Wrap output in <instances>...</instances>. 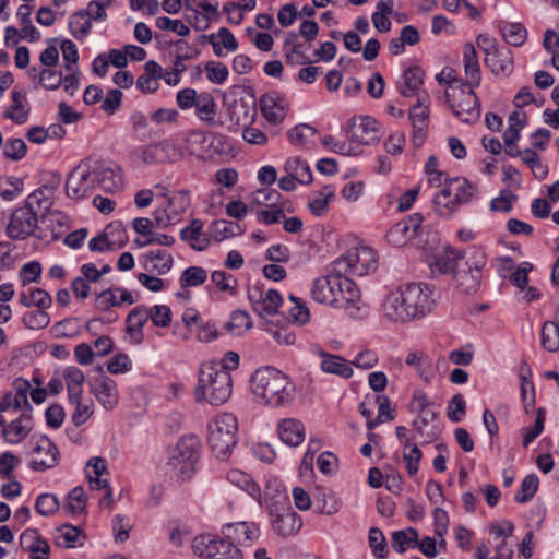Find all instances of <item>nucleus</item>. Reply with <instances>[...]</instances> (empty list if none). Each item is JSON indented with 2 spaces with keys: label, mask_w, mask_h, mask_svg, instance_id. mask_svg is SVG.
Listing matches in <instances>:
<instances>
[{
  "label": "nucleus",
  "mask_w": 559,
  "mask_h": 559,
  "mask_svg": "<svg viewBox=\"0 0 559 559\" xmlns=\"http://www.w3.org/2000/svg\"><path fill=\"white\" fill-rule=\"evenodd\" d=\"M435 289L424 283H407L389 293L383 302V316L391 321L420 319L435 307Z\"/></svg>",
  "instance_id": "1"
},
{
  "label": "nucleus",
  "mask_w": 559,
  "mask_h": 559,
  "mask_svg": "<svg viewBox=\"0 0 559 559\" xmlns=\"http://www.w3.org/2000/svg\"><path fill=\"white\" fill-rule=\"evenodd\" d=\"M342 274L333 272L332 263L330 274L313 280L310 289L312 299L333 308L354 306L360 298V290L355 282Z\"/></svg>",
  "instance_id": "2"
},
{
  "label": "nucleus",
  "mask_w": 559,
  "mask_h": 559,
  "mask_svg": "<svg viewBox=\"0 0 559 559\" xmlns=\"http://www.w3.org/2000/svg\"><path fill=\"white\" fill-rule=\"evenodd\" d=\"M251 390L265 405L280 407L293 401L295 386L289 378L276 368L266 366L254 371Z\"/></svg>",
  "instance_id": "3"
},
{
  "label": "nucleus",
  "mask_w": 559,
  "mask_h": 559,
  "mask_svg": "<svg viewBox=\"0 0 559 559\" xmlns=\"http://www.w3.org/2000/svg\"><path fill=\"white\" fill-rule=\"evenodd\" d=\"M231 392L230 372L224 370L217 361H205L200 365L198 384L194 389V399L198 403L207 402L219 406L229 400Z\"/></svg>",
  "instance_id": "4"
},
{
  "label": "nucleus",
  "mask_w": 559,
  "mask_h": 559,
  "mask_svg": "<svg viewBox=\"0 0 559 559\" xmlns=\"http://www.w3.org/2000/svg\"><path fill=\"white\" fill-rule=\"evenodd\" d=\"M238 442V420L230 413H223L207 424V443L214 455L228 460Z\"/></svg>",
  "instance_id": "5"
},
{
  "label": "nucleus",
  "mask_w": 559,
  "mask_h": 559,
  "mask_svg": "<svg viewBox=\"0 0 559 559\" xmlns=\"http://www.w3.org/2000/svg\"><path fill=\"white\" fill-rule=\"evenodd\" d=\"M477 193V185L466 178H445L443 189L433 199L435 210L440 216L450 217L459 205L469 203Z\"/></svg>",
  "instance_id": "6"
},
{
  "label": "nucleus",
  "mask_w": 559,
  "mask_h": 559,
  "mask_svg": "<svg viewBox=\"0 0 559 559\" xmlns=\"http://www.w3.org/2000/svg\"><path fill=\"white\" fill-rule=\"evenodd\" d=\"M200 441L194 435L181 437L168 462L169 473L178 480L190 479L200 456Z\"/></svg>",
  "instance_id": "7"
},
{
  "label": "nucleus",
  "mask_w": 559,
  "mask_h": 559,
  "mask_svg": "<svg viewBox=\"0 0 559 559\" xmlns=\"http://www.w3.org/2000/svg\"><path fill=\"white\" fill-rule=\"evenodd\" d=\"M379 265V254L373 247H350L333 261V272L357 276L373 273Z\"/></svg>",
  "instance_id": "8"
},
{
  "label": "nucleus",
  "mask_w": 559,
  "mask_h": 559,
  "mask_svg": "<svg viewBox=\"0 0 559 559\" xmlns=\"http://www.w3.org/2000/svg\"><path fill=\"white\" fill-rule=\"evenodd\" d=\"M474 88L461 83V86H451V92L445 93L453 115L464 123H474L480 117V103Z\"/></svg>",
  "instance_id": "9"
},
{
  "label": "nucleus",
  "mask_w": 559,
  "mask_h": 559,
  "mask_svg": "<svg viewBox=\"0 0 559 559\" xmlns=\"http://www.w3.org/2000/svg\"><path fill=\"white\" fill-rule=\"evenodd\" d=\"M193 552L206 559H242V551L237 545L221 535L202 534L195 536L191 544Z\"/></svg>",
  "instance_id": "10"
},
{
  "label": "nucleus",
  "mask_w": 559,
  "mask_h": 559,
  "mask_svg": "<svg viewBox=\"0 0 559 559\" xmlns=\"http://www.w3.org/2000/svg\"><path fill=\"white\" fill-rule=\"evenodd\" d=\"M465 260V252L456 247H429L424 252V261L431 277L451 274Z\"/></svg>",
  "instance_id": "11"
},
{
  "label": "nucleus",
  "mask_w": 559,
  "mask_h": 559,
  "mask_svg": "<svg viewBox=\"0 0 559 559\" xmlns=\"http://www.w3.org/2000/svg\"><path fill=\"white\" fill-rule=\"evenodd\" d=\"M163 198L165 199L163 207L156 209L153 213L157 227H167L181 221L183 214L191 206V192L189 189L163 193Z\"/></svg>",
  "instance_id": "12"
},
{
  "label": "nucleus",
  "mask_w": 559,
  "mask_h": 559,
  "mask_svg": "<svg viewBox=\"0 0 559 559\" xmlns=\"http://www.w3.org/2000/svg\"><path fill=\"white\" fill-rule=\"evenodd\" d=\"M486 264L485 255L476 253L465 259L453 274L456 289L464 295H475L481 284L483 267Z\"/></svg>",
  "instance_id": "13"
},
{
  "label": "nucleus",
  "mask_w": 559,
  "mask_h": 559,
  "mask_svg": "<svg viewBox=\"0 0 559 559\" xmlns=\"http://www.w3.org/2000/svg\"><path fill=\"white\" fill-rule=\"evenodd\" d=\"M278 498L277 502L269 506L272 528L282 537L292 536L301 528V518L292 509L285 493H280Z\"/></svg>",
  "instance_id": "14"
},
{
  "label": "nucleus",
  "mask_w": 559,
  "mask_h": 559,
  "mask_svg": "<svg viewBox=\"0 0 559 559\" xmlns=\"http://www.w3.org/2000/svg\"><path fill=\"white\" fill-rule=\"evenodd\" d=\"M96 188V177L87 159L78 164L66 180V194L72 200L91 197Z\"/></svg>",
  "instance_id": "15"
},
{
  "label": "nucleus",
  "mask_w": 559,
  "mask_h": 559,
  "mask_svg": "<svg viewBox=\"0 0 559 559\" xmlns=\"http://www.w3.org/2000/svg\"><path fill=\"white\" fill-rule=\"evenodd\" d=\"M38 211L28 204L14 210L5 227V234L11 240L22 241L36 236ZM40 238V236H38Z\"/></svg>",
  "instance_id": "16"
},
{
  "label": "nucleus",
  "mask_w": 559,
  "mask_h": 559,
  "mask_svg": "<svg viewBox=\"0 0 559 559\" xmlns=\"http://www.w3.org/2000/svg\"><path fill=\"white\" fill-rule=\"evenodd\" d=\"M345 133L349 142L358 145H373L381 136L378 121L369 116L352 117L346 123Z\"/></svg>",
  "instance_id": "17"
},
{
  "label": "nucleus",
  "mask_w": 559,
  "mask_h": 559,
  "mask_svg": "<svg viewBox=\"0 0 559 559\" xmlns=\"http://www.w3.org/2000/svg\"><path fill=\"white\" fill-rule=\"evenodd\" d=\"M134 155L145 165H155L176 162L181 157V152L177 150L174 143L160 141L136 147Z\"/></svg>",
  "instance_id": "18"
},
{
  "label": "nucleus",
  "mask_w": 559,
  "mask_h": 559,
  "mask_svg": "<svg viewBox=\"0 0 559 559\" xmlns=\"http://www.w3.org/2000/svg\"><path fill=\"white\" fill-rule=\"evenodd\" d=\"M221 534L237 546H251L260 536V528L254 522H231L221 528Z\"/></svg>",
  "instance_id": "19"
},
{
  "label": "nucleus",
  "mask_w": 559,
  "mask_h": 559,
  "mask_svg": "<svg viewBox=\"0 0 559 559\" xmlns=\"http://www.w3.org/2000/svg\"><path fill=\"white\" fill-rule=\"evenodd\" d=\"M35 457L29 462V467L36 472L50 469L58 464L60 452L57 445L46 436H41L33 448Z\"/></svg>",
  "instance_id": "20"
},
{
  "label": "nucleus",
  "mask_w": 559,
  "mask_h": 559,
  "mask_svg": "<svg viewBox=\"0 0 559 559\" xmlns=\"http://www.w3.org/2000/svg\"><path fill=\"white\" fill-rule=\"evenodd\" d=\"M155 221L147 217H136L132 222L131 230L139 237L134 245H174L175 238L154 230Z\"/></svg>",
  "instance_id": "21"
},
{
  "label": "nucleus",
  "mask_w": 559,
  "mask_h": 559,
  "mask_svg": "<svg viewBox=\"0 0 559 559\" xmlns=\"http://www.w3.org/2000/svg\"><path fill=\"white\" fill-rule=\"evenodd\" d=\"M429 95H418L416 105H414L408 114V119L413 126V143L415 146H421L425 142L428 127L429 109L426 104Z\"/></svg>",
  "instance_id": "22"
},
{
  "label": "nucleus",
  "mask_w": 559,
  "mask_h": 559,
  "mask_svg": "<svg viewBox=\"0 0 559 559\" xmlns=\"http://www.w3.org/2000/svg\"><path fill=\"white\" fill-rule=\"evenodd\" d=\"M61 181L60 173L49 174L45 182L27 197L26 204L37 211H48L52 205L51 198L60 187Z\"/></svg>",
  "instance_id": "23"
},
{
  "label": "nucleus",
  "mask_w": 559,
  "mask_h": 559,
  "mask_svg": "<svg viewBox=\"0 0 559 559\" xmlns=\"http://www.w3.org/2000/svg\"><path fill=\"white\" fill-rule=\"evenodd\" d=\"M485 64L496 75L508 76L513 71V53L506 46L492 48L484 47Z\"/></svg>",
  "instance_id": "24"
},
{
  "label": "nucleus",
  "mask_w": 559,
  "mask_h": 559,
  "mask_svg": "<svg viewBox=\"0 0 559 559\" xmlns=\"http://www.w3.org/2000/svg\"><path fill=\"white\" fill-rule=\"evenodd\" d=\"M311 353L321 359L320 369L322 372L344 379H349L353 376L354 371L350 364L342 356L330 354L317 345L312 346Z\"/></svg>",
  "instance_id": "25"
},
{
  "label": "nucleus",
  "mask_w": 559,
  "mask_h": 559,
  "mask_svg": "<svg viewBox=\"0 0 559 559\" xmlns=\"http://www.w3.org/2000/svg\"><path fill=\"white\" fill-rule=\"evenodd\" d=\"M91 391L105 409H114L119 401L116 382L106 376H102L91 384Z\"/></svg>",
  "instance_id": "26"
},
{
  "label": "nucleus",
  "mask_w": 559,
  "mask_h": 559,
  "mask_svg": "<svg viewBox=\"0 0 559 559\" xmlns=\"http://www.w3.org/2000/svg\"><path fill=\"white\" fill-rule=\"evenodd\" d=\"M286 106V99L277 92L266 93L260 98L261 112L264 118L273 124H277L284 120Z\"/></svg>",
  "instance_id": "27"
},
{
  "label": "nucleus",
  "mask_w": 559,
  "mask_h": 559,
  "mask_svg": "<svg viewBox=\"0 0 559 559\" xmlns=\"http://www.w3.org/2000/svg\"><path fill=\"white\" fill-rule=\"evenodd\" d=\"M22 549L31 552V559H49L50 546L36 528H27L20 536Z\"/></svg>",
  "instance_id": "28"
},
{
  "label": "nucleus",
  "mask_w": 559,
  "mask_h": 559,
  "mask_svg": "<svg viewBox=\"0 0 559 559\" xmlns=\"http://www.w3.org/2000/svg\"><path fill=\"white\" fill-rule=\"evenodd\" d=\"M129 234L120 221L108 224L102 233L93 237L87 245H127Z\"/></svg>",
  "instance_id": "29"
},
{
  "label": "nucleus",
  "mask_w": 559,
  "mask_h": 559,
  "mask_svg": "<svg viewBox=\"0 0 559 559\" xmlns=\"http://www.w3.org/2000/svg\"><path fill=\"white\" fill-rule=\"evenodd\" d=\"M96 186L106 193H115L123 188V176L120 167L114 165L94 170Z\"/></svg>",
  "instance_id": "30"
},
{
  "label": "nucleus",
  "mask_w": 559,
  "mask_h": 559,
  "mask_svg": "<svg viewBox=\"0 0 559 559\" xmlns=\"http://www.w3.org/2000/svg\"><path fill=\"white\" fill-rule=\"evenodd\" d=\"M11 96L12 103L3 112V117L16 124H24L28 120L31 111L26 92L13 90Z\"/></svg>",
  "instance_id": "31"
},
{
  "label": "nucleus",
  "mask_w": 559,
  "mask_h": 559,
  "mask_svg": "<svg viewBox=\"0 0 559 559\" xmlns=\"http://www.w3.org/2000/svg\"><path fill=\"white\" fill-rule=\"evenodd\" d=\"M32 415L29 413H22L17 418L8 423V426L2 430V437L5 442L16 444L21 442L32 430Z\"/></svg>",
  "instance_id": "32"
},
{
  "label": "nucleus",
  "mask_w": 559,
  "mask_h": 559,
  "mask_svg": "<svg viewBox=\"0 0 559 559\" xmlns=\"http://www.w3.org/2000/svg\"><path fill=\"white\" fill-rule=\"evenodd\" d=\"M278 436L287 445L297 447L305 440V426L294 418L283 419L278 424Z\"/></svg>",
  "instance_id": "33"
},
{
  "label": "nucleus",
  "mask_w": 559,
  "mask_h": 559,
  "mask_svg": "<svg viewBox=\"0 0 559 559\" xmlns=\"http://www.w3.org/2000/svg\"><path fill=\"white\" fill-rule=\"evenodd\" d=\"M424 70L418 66L407 68L399 83V92L404 97L418 96V90L424 83Z\"/></svg>",
  "instance_id": "34"
},
{
  "label": "nucleus",
  "mask_w": 559,
  "mask_h": 559,
  "mask_svg": "<svg viewBox=\"0 0 559 559\" xmlns=\"http://www.w3.org/2000/svg\"><path fill=\"white\" fill-rule=\"evenodd\" d=\"M174 264L170 253L163 249L151 250L144 257L143 266L146 271L155 272L159 275L168 273Z\"/></svg>",
  "instance_id": "35"
},
{
  "label": "nucleus",
  "mask_w": 559,
  "mask_h": 559,
  "mask_svg": "<svg viewBox=\"0 0 559 559\" xmlns=\"http://www.w3.org/2000/svg\"><path fill=\"white\" fill-rule=\"evenodd\" d=\"M148 317L150 314L147 313V307L144 305H140L132 309L127 317L126 331L135 340V343L138 344L143 341V326L147 322Z\"/></svg>",
  "instance_id": "36"
},
{
  "label": "nucleus",
  "mask_w": 559,
  "mask_h": 559,
  "mask_svg": "<svg viewBox=\"0 0 559 559\" xmlns=\"http://www.w3.org/2000/svg\"><path fill=\"white\" fill-rule=\"evenodd\" d=\"M255 102L240 97L235 99L228 108L230 120L235 124H245L248 121H252L255 115Z\"/></svg>",
  "instance_id": "37"
},
{
  "label": "nucleus",
  "mask_w": 559,
  "mask_h": 559,
  "mask_svg": "<svg viewBox=\"0 0 559 559\" xmlns=\"http://www.w3.org/2000/svg\"><path fill=\"white\" fill-rule=\"evenodd\" d=\"M197 117L206 123L207 126H215V116L217 110L216 102L213 95L209 92H202L199 94V98L195 104Z\"/></svg>",
  "instance_id": "38"
},
{
  "label": "nucleus",
  "mask_w": 559,
  "mask_h": 559,
  "mask_svg": "<svg viewBox=\"0 0 559 559\" xmlns=\"http://www.w3.org/2000/svg\"><path fill=\"white\" fill-rule=\"evenodd\" d=\"M226 477L229 484L243 490L254 500L260 499V487L249 474L245 473L243 471L234 468L227 473Z\"/></svg>",
  "instance_id": "39"
},
{
  "label": "nucleus",
  "mask_w": 559,
  "mask_h": 559,
  "mask_svg": "<svg viewBox=\"0 0 559 559\" xmlns=\"http://www.w3.org/2000/svg\"><path fill=\"white\" fill-rule=\"evenodd\" d=\"M499 31L508 45L520 47L527 38V31L521 23L502 22Z\"/></svg>",
  "instance_id": "40"
},
{
  "label": "nucleus",
  "mask_w": 559,
  "mask_h": 559,
  "mask_svg": "<svg viewBox=\"0 0 559 559\" xmlns=\"http://www.w3.org/2000/svg\"><path fill=\"white\" fill-rule=\"evenodd\" d=\"M88 12L79 10L74 12L69 19V31L71 35L78 39L83 40L92 29V21L87 17Z\"/></svg>",
  "instance_id": "41"
},
{
  "label": "nucleus",
  "mask_w": 559,
  "mask_h": 559,
  "mask_svg": "<svg viewBox=\"0 0 559 559\" xmlns=\"http://www.w3.org/2000/svg\"><path fill=\"white\" fill-rule=\"evenodd\" d=\"M284 169L286 174L293 176L301 185H309L312 181L310 166L299 157L287 159Z\"/></svg>",
  "instance_id": "42"
},
{
  "label": "nucleus",
  "mask_w": 559,
  "mask_h": 559,
  "mask_svg": "<svg viewBox=\"0 0 559 559\" xmlns=\"http://www.w3.org/2000/svg\"><path fill=\"white\" fill-rule=\"evenodd\" d=\"M326 260L321 247H300L293 253V261L296 266L306 264L320 265Z\"/></svg>",
  "instance_id": "43"
},
{
  "label": "nucleus",
  "mask_w": 559,
  "mask_h": 559,
  "mask_svg": "<svg viewBox=\"0 0 559 559\" xmlns=\"http://www.w3.org/2000/svg\"><path fill=\"white\" fill-rule=\"evenodd\" d=\"M19 301L24 307H37L39 309H48L52 304L51 296L41 288L31 289L29 294L21 292Z\"/></svg>",
  "instance_id": "44"
},
{
  "label": "nucleus",
  "mask_w": 559,
  "mask_h": 559,
  "mask_svg": "<svg viewBox=\"0 0 559 559\" xmlns=\"http://www.w3.org/2000/svg\"><path fill=\"white\" fill-rule=\"evenodd\" d=\"M391 542L393 549L399 554H403L406 548H414L417 546L418 532L414 527L395 531L392 533Z\"/></svg>",
  "instance_id": "45"
},
{
  "label": "nucleus",
  "mask_w": 559,
  "mask_h": 559,
  "mask_svg": "<svg viewBox=\"0 0 559 559\" xmlns=\"http://www.w3.org/2000/svg\"><path fill=\"white\" fill-rule=\"evenodd\" d=\"M207 280V272L201 266H189L183 270L180 275L179 284L181 289L188 287H198L204 284Z\"/></svg>",
  "instance_id": "46"
},
{
  "label": "nucleus",
  "mask_w": 559,
  "mask_h": 559,
  "mask_svg": "<svg viewBox=\"0 0 559 559\" xmlns=\"http://www.w3.org/2000/svg\"><path fill=\"white\" fill-rule=\"evenodd\" d=\"M282 301V296L276 289H269L265 293L261 305L258 306L255 313L263 318L272 317L277 313Z\"/></svg>",
  "instance_id": "47"
},
{
  "label": "nucleus",
  "mask_w": 559,
  "mask_h": 559,
  "mask_svg": "<svg viewBox=\"0 0 559 559\" xmlns=\"http://www.w3.org/2000/svg\"><path fill=\"white\" fill-rule=\"evenodd\" d=\"M539 486V478L536 474L526 475L522 483L519 491L514 495V500L518 503L528 502L537 492Z\"/></svg>",
  "instance_id": "48"
},
{
  "label": "nucleus",
  "mask_w": 559,
  "mask_h": 559,
  "mask_svg": "<svg viewBox=\"0 0 559 559\" xmlns=\"http://www.w3.org/2000/svg\"><path fill=\"white\" fill-rule=\"evenodd\" d=\"M542 346L550 352L555 353L559 349V326L552 321H547L542 328Z\"/></svg>",
  "instance_id": "49"
},
{
  "label": "nucleus",
  "mask_w": 559,
  "mask_h": 559,
  "mask_svg": "<svg viewBox=\"0 0 559 559\" xmlns=\"http://www.w3.org/2000/svg\"><path fill=\"white\" fill-rule=\"evenodd\" d=\"M23 191V180L14 176L0 177V197L5 201L14 200Z\"/></svg>",
  "instance_id": "50"
},
{
  "label": "nucleus",
  "mask_w": 559,
  "mask_h": 559,
  "mask_svg": "<svg viewBox=\"0 0 559 559\" xmlns=\"http://www.w3.org/2000/svg\"><path fill=\"white\" fill-rule=\"evenodd\" d=\"M252 326V321L249 314L242 310H235L229 321L225 324L226 331L235 334L241 335L243 332L248 331Z\"/></svg>",
  "instance_id": "51"
},
{
  "label": "nucleus",
  "mask_w": 559,
  "mask_h": 559,
  "mask_svg": "<svg viewBox=\"0 0 559 559\" xmlns=\"http://www.w3.org/2000/svg\"><path fill=\"white\" fill-rule=\"evenodd\" d=\"M314 507L319 513L331 515L338 511L340 503L331 491L322 490L314 497Z\"/></svg>",
  "instance_id": "52"
},
{
  "label": "nucleus",
  "mask_w": 559,
  "mask_h": 559,
  "mask_svg": "<svg viewBox=\"0 0 559 559\" xmlns=\"http://www.w3.org/2000/svg\"><path fill=\"white\" fill-rule=\"evenodd\" d=\"M241 233V227L234 222L221 219L215 221L212 225V235L217 241H223Z\"/></svg>",
  "instance_id": "53"
},
{
  "label": "nucleus",
  "mask_w": 559,
  "mask_h": 559,
  "mask_svg": "<svg viewBox=\"0 0 559 559\" xmlns=\"http://www.w3.org/2000/svg\"><path fill=\"white\" fill-rule=\"evenodd\" d=\"M423 224V217L420 214L415 213L408 218L400 222L395 226V233L402 234L405 237H407L409 240L414 239L416 236H418Z\"/></svg>",
  "instance_id": "54"
},
{
  "label": "nucleus",
  "mask_w": 559,
  "mask_h": 559,
  "mask_svg": "<svg viewBox=\"0 0 559 559\" xmlns=\"http://www.w3.org/2000/svg\"><path fill=\"white\" fill-rule=\"evenodd\" d=\"M47 309H37L24 313L22 321L27 329L40 330L48 326L50 323V317L46 312Z\"/></svg>",
  "instance_id": "55"
},
{
  "label": "nucleus",
  "mask_w": 559,
  "mask_h": 559,
  "mask_svg": "<svg viewBox=\"0 0 559 559\" xmlns=\"http://www.w3.org/2000/svg\"><path fill=\"white\" fill-rule=\"evenodd\" d=\"M58 498L51 493H41L36 498L35 510L43 516H50L59 510Z\"/></svg>",
  "instance_id": "56"
},
{
  "label": "nucleus",
  "mask_w": 559,
  "mask_h": 559,
  "mask_svg": "<svg viewBox=\"0 0 559 559\" xmlns=\"http://www.w3.org/2000/svg\"><path fill=\"white\" fill-rule=\"evenodd\" d=\"M206 79L213 84H223L227 81L229 71L228 68L217 61H207L204 64Z\"/></svg>",
  "instance_id": "57"
},
{
  "label": "nucleus",
  "mask_w": 559,
  "mask_h": 559,
  "mask_svg": "<svg viewBox=\"0 0 559 559\" xmlns=\"http://www.w3.org/2000/svg\"><path fill=\"white\" fill-rule=\"evenodd\" d=\"M316 134V128L301 123L288 131V139L294 145H306Z\"/></svg>",
  "instance_id": "58"
},
{
  "label": "nucleus",
  "mask_w": 559,
  "mask_h": 559,
  "mask_svg": "<svg viewBox=\"0 0 559 559\" xmlns=\"http://www.w3.org/2000/svg\"><path fill=\"white\" fill-rule=\"evenodd\" d=\"M368 540L372 554L379 559H384L388 555V550L386 539L382 531L378 527H371L369 531Z\"/></svg>",
  "instance_id": "59"
},
{
  "label": "nucleus",
  "mask_w": 559,
  "mask_h": 559,
  "mask_svg": "<svg viewBox=\"0 0 559 559\" xmlns=\"http://www.w3.org/2000/svg\"><path fill=\"white\" fill-rule=\"evenodd\" d=\"M86 507L84 489L80 486L74 487L67 496L66 509L71 514L81 513Z\"/></svg>",
  "instance_id": "60"
},
{
  "label": "nucleus",
  "mask_w": 559,
  "mask_h": 559,
  "mask_svg": "<svg viewBox=\"0 0 559 559\" xmlns=\"http://www.w3.org/2000/svg\"><path fill=\"white\" fill-rule=\"evenodd\" d=\"M211 280L219 290L227 292L230 295L237 293V280L231 274L221 270L214 271Z\"/></svg>",
  "instance_id": "61"
},
{
  "label": "nucleus",
  "mask_w": 559,
  "mask_h": 559,
  "mask_svg": "<svg viewBox=\"0 0 559 559\" xmlns=\"http://www.w3.org/2000/svg\"><path fill=\"white\" fill-rule=\"evenodd\" d=\"M27 153L26 143L22 139H8L4 148L3 155L13 162L21 160L25 157Z\"/></svg>",
  "instance_id": "62"
},
{
  "label": "nucleus",
  "mask_w": 559,
  "mask_h": 559,
  "mask_svg": "<svg viewBox=\"0 0 559 559\" xmlns=\"http://www.w3.org/2000/svg\"><path fill=\"white\" fill-rule=\"evenodd\" d=\"M147 313L150 314L148 319L158 328H166L171 321V310L165 305H155L147 308Z\"/></svg>",
  "instance_id": "63"
},
{
  "label": "nucleus",
  "mask_w": 559,
  "mask_h": 559,
  "mask_svg": "<svg viewBox=\"0 0 559 559\" xmlns=\"http://www.w3.org/2000/svg\"><path fill=\"white\" fill-rule=\"evenodd\" d=\"M466 412V402L462 394H455L449 402L447 407L448 418L452 423H460Z\"/></svg>",
  "instance_id": "64"
}]
</instances>
